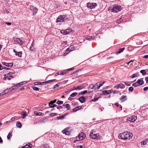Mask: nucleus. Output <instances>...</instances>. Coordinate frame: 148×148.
Masks as SVG:
<instances>
[{"label": "nucleus", "mask_w": 148, "mask_h": 148, "mask_svg": "<svg viewBox=\"0 0 148 148\" xmlns=\"http://www.w3.org/2000/svg\"><path fill=\"white\" fill-rule=\"evenodd\" d=\"M72 29H69L66 30L64 32L65 34H68L71 31Z\"/></svg>", "instance_id": "22"}, {"label": "nucleus", "mask_w": 148, "mask_h": 148, "mask_svg": "<svg viewBox=\"0 0 148 148\" xmlns=\"http://www.w3.org/2000/svg\"><path fill=\"white\" fill-rule=\"evenodd\" d=\"M27 146V145H25L22 147L21 148H28V147Z\"/></svg>", "instance_id": "63"}, {"label": "nucleus", "mask_w": 148, "mask_h": 148, "mask_svg": "<svg viewBox=\"0 0 148 148\" xmlns=\"http://www.w3.org/2000/svg\"><path fill=\"white\" fill-rule=\"evenodd\" d=\"M9 75L10 76V77H11L12 78H13L14 77L12 76V75L13 74V73L11 72H10L8 73Z\"/></svg>", "instance_id": "47"}, {"label": "nucleus", "mask_w": 148, "mask_h": 148, "mask_svg": "<svg viewBox=\"0 0 148 148\" xmlns=\"http://www.w3.org/2000/svg\"><path fill=\"white\" fill-rule=\"evenodd\" d=\"M111 92H112L113 94H119V93L120 92L119 90H111Z\"/></svg>", "instance_id": "31"}, {"label": "nucleus", "mask_w": 148, "mask_h": 148, "mask_svg": "<svg viewBox=\"0 0 148 148\" xmlns=\"http://www.w3.org/2000/svg\"><path fill=\"white\" fill-rule=\"evenodd\" d=\"M56 100H54L53 101H51L50 102V103H55L56 102Z\"/></svg>", "instance_id": "58"}, {"label": "nucleus", "mask_w": 148, "mask_h": 148, "mask_svg": "<svg viewBox=\"0 0 148 148\" xmlns=\"http://www.w3.org/2000/svg\"><path fill=\"white\" fill-rule=\"evenodd\" d=\"M122 101H124L125 100H127L126 96L125 95H123L122 96L121 99Z\"/></svg>", "instance_id": "25"}, {"label": "nucleus", "mask_w": 148, "mask_h": 148, "mask_svg": "<svg viewBox=\"0 0 148 148\" xmlns=\"http://www.w3.org/2000/svg\"><path fill=\"white\" fill-rule=\"evenodd\" d=\"M85 136L86 135L84 133L81 132L76 137V140L77 141L82 140H83Z\"/></svg>", "instance_id": "4"}, {"label": "nucleus", "mask_w": 148, "mask_h": 148, "mask_svg": "<svg viewBox=\"0 0 148 148\" xmlns=\"http://www.w3.org/2000/svg\"><path fill=\"white\" fill-rule=\"evenodd\" d=\"M98 98H95L94 99H92L91 101H97L98 100Z\"/></svg>", "instance_id": "48"}, {"label": "nucleus", "mask_w": 148, "mask_h": 148, "mask_svg": "<svg viewBox=\"0 0 148 148\" xmlns=\"http://www.w3.org/2000/svg\"><path fill=\"white\" fill-rule=\"evenodd\" d=\"M12 136V134L10 133H9L7 136L8 139H9Z\"/></svg>", "instance_id": "40"}, {"label": "nucleus", "mask_w": 148, "mask_h": 148, "mask_svg": "<svg viewBox=\"0 0 148 148\" xmlns=\"http://www.w3.org/2000/svg\"><path fill=\"white\" fill-rule=\"evenodd\" d=\"M44 82H35L34 83V84L35 85H42L44 83Z\"/></svg>", "instance_id": "26"}, {"label": "nucleus", "mask_w": 148, "mask_h": 148, "mask_svg": "<svg viewBox=\"0 0 148 148\" xmlns=\"http://www.w3.org/2000/svg\"><path fill=\"white\" fill-rule=\"evenodd\" d=\"M50 108H52L56 106L57 105L55 104H53V103H49V105Z\"/></svg>", "instance_id": "27"}, {"label": "nucleus", "mask_w": 148, "mask_h": 148, "mask_svg": "<svg viewBox=\"0 0 148 148\" xmlns=\"http://www.w3.org/2000/svg\"><path fill=\"white\" fill-rule=\"evenodd\" d=\"M145 79L146 81V83H148V76L146 77H145Z\"/></svg>", "instance_id": "62"}, {"label": "nucleus", "mask_w": 148, "mask_h": 148, "mask_svg": "<svg viewBox=\"0 0 148 148\" xmlns=\"http://www.w3.org/2000/svg\"><path fill=\"white\" fill-rule=\"evenodd\" d=\"M14 119H15L14 118V117H12V118H11V119H10V120L9 121H8V122H11V121H12L14 120Z\"/></svg>", "instance_id": "59"}, {"label": "nucleus", "mask_w": 148, "mask_h": 148, "mask_svg": "<svg viewBox=\"0 0 148 148\" xmlns=\"http://www.w3.org/2000/svg\"><path fill=\"white\" fill-rule=\"evenodd\" d=\"M8 77H10V76L9 75L8 73H7L5 75L4 78L5 79H6V78Z\"/></svg>", "instance_id": "43"}, {"label": "nucleus", "mask_w": 148, "mask_h": 148, "mask_svg": "<svg viewBox=\"0 0 148 148\" xmlns=\"http://www.w3.org/2000/svg\"><path fill=\"white\" fill-rule=\"evenodd\" d=\"M21 114L23 116L22 117L23 119H24L26 117V116L27 115L25 114V112H22Z\"/></svg>", "instance_id": "30"}, {"label": "nucleus", "mask_w": 148, "mask_h": 148, "mask_svg": "<svg viewBox=\"0 0 148 148\" xmlns=\"http://www.w3.org/2000/svg\"><path fill=\"white\" fill-rule=\"evenodd\" d=\"M28 148H31L32 147V145L31 143H29L27 145Z\"/></svg>", "instance_id": "54"}, {"label": "nucleus", "mask_w": 148, "mask_h": 148, "mask_svg": "<svg viewBox=\"0 0 148 148\" xmlns=\"http://www.w3.org/2000/svg\"><path fill=\"white\" fill-rule=\"evenodd\" d=\"M30 9L33 12L34 14H36L37 12V10L36 8L32 5L30 6Z\"/></svg>", "instance_id": "9"}, {"label": "nucleus", "mask_w": 148, "mask_h": 148, "mask_svg": "<svg viewBox=\"0 0 148 148\" xmlns=\"http://www.w3.org/2000/svg\"><path fill=\"white\" fill-rule=\"evenodd\" d=\"M59 87V86L58 84L55 85L53 87V89L54 90H57Z\"/></svg>", "instance_id": "33"}, {"label": "nucleus", "mask_w": 148, "mask_h": 148, "mask_svg": "<svg viewBox=\"0 0 148 148\" xmlns=\"http://www.w3.org/2000/svg\"><path fill=\"white\" fill-rule=\"evenodd\" d=\"M137 76V74H133L132 75V78H134L135 77H136Z\"/></svg>", "instance_id": "56"}, {"label": "nucleus", "mask_w": 148, "mask_h": 148, "mask_svg": "<svg viewBox=\"0 0 148 148\" xmlns=\"http://www.w3.org/2000/svg\"><path fill=\"white\" fill-rule=\"evenodd\" d=\"M27 82L26 81L22 82H21L18 83L16 84L13 86H12V89H14L16 88H17L18 87L20 86L21 85H22L24 84H25L27 83Z\"/></svg>", "instance_id": "6"}, {"label": "nucleus", "mask_w": 148, "mask_h": 148, "mask_svg": "<svg viewBox=\"0 0 148 148\" xmlns=\"http://www.w3.org/2000/svg\"><path fill=\"white\" fill-rule=\"evenodd\" d=\"M97 6L96 3H89L87 4V7L90 9H92Z\"/></svg>", "instance_id": "7"}, {"label": "nucleus", "mask_w": 148, "mask_h": 148, "mask_svg": "<svg viewBox=\"0 0 148 148\" xmlns=\"http://www.w3.org/2000/svg\"><path fill=\"white\" fill-rule=\"evenodd\" d=\"M79 100L82 103L86 101L85 98L84 96L80 97L79 99Z\"/></svg>", "instance_id": "15"}, {"label": "nucleus", "mask_w": 148, "mask_h": 148, "mask_svg": "<svg viewBox=\"0 0 148 148\" xmlns=\"http://www.w3.org/2000/svg\"><path fill=\"white\" fill-rule=\"evenodd\" d=\"M143 58H148V55H146L144 56Z\"/></svg>", "instance_id": "64"}, {"label": "nucleus", "mask_w": 148, "mask_h": 148, "mask_svg": "<svg viewBox=\"0 0 148 148\" xmlns=\"http://www.w3.org/2000/svg\"><path fill=\"white\" fill-rule=\"evenodd\" d=\"M57 108L59 110L62 109L63 108V107L61 106H58L57 107Z\"/></svg>", "instance_id": "51"}, {"label": "nucleus", "mask_w": 148, "mask_h": 148, "mask_svg": "<svg viewBox=\"0 0 148 148\" xmlns=\"http://www.w3.org/2000/svg\"><path fill=\"white\" fill-rule=\"evenodd\" d=\"M148 90V87H146L143 88V90L144 91H146Z\"/></svg>", "instance_id": "61"}, {"label": "nucleus", "mask_w": 148, "mask_h": 148, "mask_svg": "<svg viewBox=\"0 0 148 148\" xmlns=\"http://www.w3.org/2000/svg\"><path fill=\"white\" fill-rule=\"evenodd\" d=\"M57 115V114L56 113H52L51 114H49V115L51 116L52 117L54 116H56Z\"/></svg>", "instance_id": "39"}, {"label": "nucleus", "mask_w": 148, "mask_h": 148, "mask_svg": "<svg viewBox=\"0 0 148 148\" xmlns=\"http://www.w3.org/2000/svg\"><path fill=\"white\" fill-rule=\"evenodd\" d=\"M73 69H74L73 68H71L70 69H68L67 70H66L68 72V71H72V70H73Z\"/></svg>", "instance_id": "57"}, {"label": "nucleus", "mask_w": 148, "mask_h": 148, "mask_svg": "<svg viewBox=\"0 0 148 148\" xmlns=\"http://www.w3.org/2000/svg\"><path fill=\"white\" fill-rule=\"evenodd\" d=\"M140 73H141L143 75H144L146 73V71L145 70H142L140 71Z\"/></svg>", "instance_id": "37"}, {"label": "nucleus", "mask_w": 148, "mask_h": 148, "mask_svg": "<svg viewBox=\"0 0 148 148\" xmlns=\"http://www.w3.org/2000/svg\"><path fill=\"white\" fill-rule=\"evenodd\" d=\"M63 106H66L67 110H69L70 109V106L69 104H63Z\"/></svg>", "instance_id": "28"}, {"label": "nucleus", "mask_w": 148, "mask_h": 148, "mask_svg": "<svg viewBox=\"0 0 148 148\" xmlns=\"http://www.w3.org/2000/svg\"><path fill=\"white\" fill-rule=\"evenodd\" d=\"M9 92V90H8V89L4 90L3 92L4 94H6L8 92Z\"/></svg>", "instance_id": "46"}, {"label": "nucleus", "mask_w": 148, "mask_h": 148, "mask_svg": "<svg viewBox=\"0 0 148 148\" xmlns=\"http://www.w3.org/2000/svg\"><path fill=\"white\" fill-rule=\"evenodd\" d=\"M63 103V102L62 101H58L56 103L58 105H60L62 104Z\"/></svg>", "instance_id": "38"}, {"label": "nucleus", "mask_w": 148, "mask_h": 148, "mask_svg": "<svg viewBox=\"0 0 148 148\" xmlns=\"http://www.w3.org/2000/svg\"><path fill=\"white\" fill-rule=\"evenodd\" d=\"M104 82H97L96 83L95 85L97 86V89H99V88L103 84H104Z\"/></svg>", "instance_id": "11"}, {"label": "nucleus", "mask_w": 148, "mask_h": 148, "mask_svg": "<svg viewBox=\"0 0 148 148\" xmlns=\"http://www.w3.org/2000/svg\"><path fill=\"white\" fill-rule=\"evenodd\" d=\"M83 86L80 85V86H78V87H76V88H75V89H77V90H80V89H82L83 88Z\"/></svg>", "instance_id": "34"}, {"label": "nucleus", "mask_w": 148, "mask_h": 148, "mask_svg": "<svg viewBox=\"0 0 148 148\" xmlns=\"http://www.w3.org/2000/svg\"><path fill=\"white\" fill-rule=\"evenodd\" d=\"M67 73V71L66 70H64L63 71H60L59 72L60 75H64V74Z\"/></svg>", "instance_id": "24"}, {"label": "nucleus", "mask_w": 148, "mask_h": 148, "mask_svg": "<svg viewBox=\"0 0 148 148\" xmlns=\"http://www.w3.org/2000/svg\"><path fill=\"white\" fill-rule=\"evenodd\" d=\"M87 92V90H85L83 91H82L81 92V94L82 95H83L84 94H86Z\"/></svg>", "instance_id": "49"}, {"label": "nucleus", "mask_w": 148, "mask_h": 148, "mask_svg": "<svg viewBox=\"0 0 148 148\" xmlns=\"http://www.w3.org/2000/svg\"><path fill=\"white\" fill-rule=\"evenodd\" d=\"M14 52L15 53V55L16 56H18L19 57H21L22 56V52L21 51H19L17 52L14 49L13 50Z\"/></svg>", "instance_id": "14"}, {"label": "nucleus", "mask_w": 148, "mask_h": 148, "mask_svg": "<svg viewBox=\"0 0 148 148\" xmlns=\"http://www.w3.org/2000/svg\"><path fill=\"white\" fill-rule=\"evenodd\" d=\"M90 138L92 139H98V137L99 136V133L93 134L92 132H90L89 135Z\"/></svg>", "instance_id": "5"}, {"label": "nucleus", "mask_w": 148, "mask_h": 148, "mask_svg": "<svg viewBox=\"0 0 148 148\" xmlns=\"http://www.w3.org/2000/svg\"><path fill=\"white\" fill-rule=\"evenodd\" d=\"M67 19L65 15H60L57 18L56 22L57 23L63 22L64 21V20Z\"/></svg>", "instance_id": "3"}, {"label": "nucleus", "mask_w": 148, "mask_h": 148, "mask_svg": "<svg viewBox=\"0 0 148 148\" xmlns=\"http://www.w3.org/2000/svg\"><path fill=\"white\" fill-rule=\"evenodd\" d=\"M128 90L129 91L131 92H132L134 90V88L132 87H130L129 88Z\"/></svg>", "instance_id": "42"}, {"label": "nucleus", "mask_w": 148, "mask_h": 148, "mask_svg": "<svg viewBox=\"0 0 148 148\" xmlns=\"http://www.w3.org/2000/svg\"><path fill=\"white\" fill-rule=\"evenodd\" d=\"M34 114L36 115L37 116H40V112H38L36 111H35L34 112Z\"/></svg>", "instance_id": "45"}, {"label": "nucleus", "mask_w": 148, "mask_h": 148, "mask_svg": "<svg viewBox=\"0 0 148 148\" xmlns=\"http://www.w3.org/2000/svg\"><path fill=\"white\" fill-rule=\"evenodd\" d=\"M84 147L83 145L78 146L77 147V148H84Z\"/></svg>", "instance_id": "55"}, {"label": "nucleus", "mask_w": 148, "mask_h": 148, "mask_svg": "<svg viewBox=\"0 0 148 148\" xmlns=\"http://www.w3.org/2000/svg\"><path fill=\"white\" fill-rule=\"evenodd\" d=\"M33 89L34 90L36 91H38L39 90V88L35 86L33 87Z\"/></svg>", "instance_id": "44"}, {"label": "nucleus", "mask_w": 148, "mask_h": 148, "mask_svg": "<svg viewBox=\"0 0 148 148\" xmlns=\"http://www.w3.org/2000/svg\"><path fill=\"white\" fill-rule=\"evenodd\" d=\"M82 108V107L81 106H77L75 108H74L73 109V112H75L77 111L78 110Z\"/></svg>", "instance_id": "17"}, {"label": "nucleus", "mask_w": 148, "mask_h": 148, "mask_svg": "<svg viewBox=\"0 0 148 148\" xmlns=\"http://www.w3.org/2000/svg\"><path fill=\"white\" fill-rule=\"evenodd\" d=\"M95 86H96L95 85H94L93 84H91L90 85L88 88L89 89H94Z\"/></svg>", "instance_id": "29"}, {"label": "nucleus", "mask_w": 148, "mask_h": 148, "mask_svg": "<svg viewBox=\"0 0 148 148\" xmlns=\"http://www.w3.org/2000/svg\"><path fill=\"white\" fill-rule=\"evenodd\" d=\"M132 86H133L134 87H136V86H138V83H137V82H136L134 83V84H132Z\"/></svg>", "instance_id": "41"}, {"label": "nucleus", "mask_w": 148, "mask_h": 148, "mask_svg": "<svg viewBox=\"0 0 148 148\" xmlns=\"http://www.w3.org/2000/svg\"><path fill=\"white\" fill-rule=\"evenodd\" d=\"M66 115H67L66 114H64V115H62V116H57V119L58 120H59V119H62H62H64V118L65 117V116Z\"/></svg>", "instance_id": "19"}, {"label": "nucleus", "mask_w": 148, "mask_h": 148, "mask_svg": "<svg viewBox=\"0 0 148 148\" xmlns=\"http://www.w3.org/2000/svg\"><path fill=\"white\" fill-rule=\"evenodd\" d=\"M86 39H87L88 40H89L90 41L92 40V39L93 40V39L91 37L90 38V36L88 37H86Z\"/></svg>", "instance_id": "52"}, {"label": "nucleus", "mask_w": 148, "mask_h": 148, "mask_svg": "<svg viewBox=\"0 0 148 148\" xmlns=\"http://www.w3.org/2000/svg\"><path fill=\"white\" fill-rule=\"evenodd\" d=\"M137 82L138 83V84H139L140 85H142L144 83V81L143 80L138 79V80L137 81Z\"/></svg>", "instance_id": "20"}, {"label": "nucleus", "mask_w": 148, "mask_h": 148, "mask_svg": "<svg viewBox=\"0 0 148 148\" xmlns=\"http://www.w3.org/2000/svg\"><path fill=\"white\" fill-rule=\"evenodd\" d=\"M49 146L47 144H45L43 146V148H49Z\"/></svg>", "instance_id": "50"}, {"label": "nucleus", "mask_w": 148, "mask_h": 148, "mask_svg": "<svg viewBox=\"0 0 148 148\" xmlns=\"http://www.w3.org/2000/svg\"><path fill=\"white\" fill-rule=\"evenodd\" d=\"M125 49V48L124 47L119 49V50L116 52V54H118L120 53L123 51Z\"/></svg>", "instance_id": "18"}, {"label": "nucleus", "mask_w": 148, "mask_h": 148, "mask_svg": "<svg viewBox=\"0 0 148 148\" xmlns=\"http://www.w3.org/2000/svg\"><path fill=\"white\" fill-rule=\"evenodd\" d=\"M121 9L122 8L121 6H118L117 5H115L112 6V11L116 13L120 11Z\"/></svg>", "instance_id": "2"}, {"label": "nucleus", "mask_w": 148, "mask_h": 148, "mask_svg": "<svg viewBox=\"0 0 148 148\" xmlns=\"http://www.w3.org/2000/svg\"><path fill=\"white\" fill-rule=\"evenodd\" d=\"M69 129L67 127L65 128L62 131V133L64 134H65L66 135H69L70 134V132L68 130Z\"/></svg>", "instance_id": "12"}, {"label": "nucleus", "mask_w": 148, "mask_h": 148, "mask_svg": "<svg viewBox=\"0 0 148 148\" xmlns=\"http://www.w3.org/2000/svg\"><path fill=\"white\" fill-rule=\"evenodd\" d=\"M137 119V117L136 116H132L131 117H129L127 118V120L131 122H134Z\"/></svg>", "instance_id": "8"}, {"label": "nucleus", "mask_w": 148, "mask_h": 148, "mask_svg": "<svg viewBox=\"0 0 148 148\" xmlns=\"http://www.w3.org/2000/svg\"><path fill=\"white\" fill-rule=\"evenodd\" d=\"M114 88H116V89L118 90L120 87V84H118L114 86Z\"/></svg>", "instance_id": "35"}, {"label": "nucleus", "mask_w": 148, "mask_h": 148, "mask_svg": "<svg viewBox=\"0 0 148 148\" xmlns=\"http://www.w3.org/2000/svg\"><path fill=\"white\" fill-rule=\"evenodd\" d=\"M111 92V90H104L103 91L102 93L104 95H108Z\"/></svg>", "instance_id": "16"}, {"label": "nucleus", "mask_w": 148, "mask_h": 148, "mask_svg": "<svg viewBox=\"0 0 148 148\" xmlns=\"http://www.w3.org/2000/svg\"><path fill=\"white\" fill-rule=\"evenodd\" d=\"M77 94V92H74L70 96L71 97H74Z\"/></svg>", "instance_id": "36"}, {"label": "nucleus", "mask_w": 148, "mask_h": 148, "mask_svg": "<svg viewBox=\"0 0 148 148\" xmlns=\"http://www.w3.org/2000/svg\"><path fill=\"white\" fill-rule=\"evenodd\" d=\"M16 126L17 127L21 128L22 127V124L19 121L16 123Z\"/></svg>", "instance_id": "23"}, {"label": "nucleus", "mask_w": 148, "mask_h": 148, "mask_svg": "<svg viewBox=\"0 0 148 148\" xmlns=\"http://www.w3.org/2000/svg\"><path fill=\"white\" fill-rule=\"evenodd\" d=\"M2 64L8 67H11L13 65V64L12 63H7L5 62H2Z\"/></svg>", "instance_id": "13"}, {"label": "nucleus", "mask_w": 148, "mask_h": 148, "mask_svg": "<svg viewBox=\"0 0 148 148\" xmlns=\"http://www.w3.org/2000/svg\"><path fill=\"white\" fill-rule=\"evenodd\" d=\"M133 136L132 134L129 132L120 133L119 136V139L123 140H130Z\"/></svg>", "instance_id": "1"}, {"label": "nucleus", "mask_w": 148, "mask_h": 148, "mask_svg": "<svg viewBox=\"0 0 148 148\" xmlns=\"http://www.w3.org/2000/svg\"><path fill=\"white\" fill-rule=\"evenodd\" d=\"M14 42L15 43H18L19 44L22 45L23 43V42L22 40H20L19 38H16L14 39Z\"/></svg>", "instance_id": "10"}, {"label": "nucleus", "mask_w": 148, "mask_h": 148, "mask_svg": "<svg viewBox=\"0 0 148 148\" xmlns=\"http://www.w3.org/2000/svg\"><path fill=\"white\" fill-rule=\"evenodd\" d=\"M81 70H77L76 71H75L72 74H75L76 73H77L78 72H79V71H80Z\"/></svg>", "instance_id": "60"}, {"label": "nucleus", "mask_w": 148, "mask_h": 148, "mask_svg": "<svg viewBox=\"0 0 148 148\" xmlns=\"http://www.w3.org/2000/svg\"><path fill=\"white\" fill-rule=\"evenodd\" d=\"M120 88L121 89H123L125 87L124 85L122 83L120 84Z\"/></svg>", "instance_id": "32"}, {"label": "nucleus", "mask_w": 148, "mask_h": 148, "mask_svg": "<svg viewBox=\"0 0 148 148\" xmlns=\"http://www.w3.org/2000/svg\"><path fill=\"white\" fill-rule=\"evenodd\" d=\"M51 82H52V79L45 81V82H44V83H47Z\"/></svg>", "instance_id": "53"}, {"label": "nucleus", "mask_w": 148, "mask_h": 148, "mask_svg": "<svg viewBox=\"0 0 148 148\" xmlns=\"http://www.w3.org/2000/svg\"><path fill=\"white\" fill-rule=\"evenodd\" d=\"M148 138H146L145 140L141 142V145H145L147 143Z\"/></svg>", "instance_id": "21"}]
</instances>
